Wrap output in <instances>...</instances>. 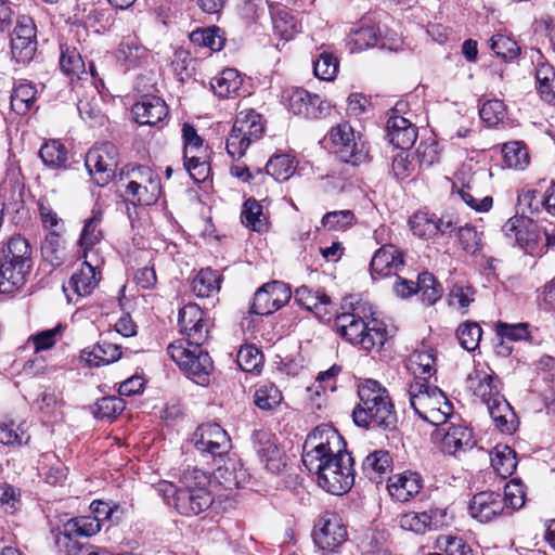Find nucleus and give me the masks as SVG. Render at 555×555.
I'll return each mask as SVG.
<instances>
[{"mask_svg":"<svg viewBox=\"0 0 555 555\" xmlns=\"http://www.w3.org/2000/svg\"><path fill=\"white\" fill-rule=\"evenodd\" d=\"M302 463L328 493L341 495L354 485L353 457L346 450L344 438L330 425H320L307 436Z\"/></svg>","mask_w":555,"mask_h":555,"instance_id":"nucleus-1","label":"nucleus"},{"mask_svg":"<svg viewBox=\"0 0 555 555\" xmlns=\"http://www.w3.org/2000/svg\"><path fill=\"white\" fill-rule=\"evenodd\" d=\"M359 403L352 411L358 427L393 430L398 416L388 390L375 379H364L358 386Z\"/></svg>","mask_w":555,"mask_h":555,"instance_id":"nucleus-2","label":"nucleus"},{"mask_svg":"<svg viewBox=\"0 0 555 555\" xmlns=\"http://www.w3.org/2000/svg\"><path fill=\"white\" fill-rule=\"evenodd\" d=\"M183 486L176 488L171 482L162 483L160 490L168 499V504L173 505L177 512L183 516H195L208 509L214 496L208 490L209 476L202 469L192 468L183 473Z\"/></svg>","mask_w":555,"mask_h":555,"instance_id":"nucleus-3","label":"nucleus"},{"mask_svg":"<svg viewBox=\"0 0 555 555\" xmlns=\"http://www.w3.org/2000/svg\"><path fill=\"white\" fill-rule=\"evenodd\" d=\"M359 309L357 307L352 312H343L337 315L336 331L341 338L360 346L363 350H379L388 339L386 327L375 319L370 322L364 321L358 312Z\"/></svg>","mask_w":555,"mask_h":555,"instance_id":"nucleus-4","label":"nucleus"},{"mask_svg":"<svg viewBox=\"0 0 555 555\" xmlns=\"http://www.w3.org/2000/svg\"><path fill=\"white\" fill-rule=\"evenodd\" d=\"M408 395L414 412L434 426L442 425L453 417L451 402L438 387L428 385L426 379L420 378L412 383Z\"/></svg>","mask_w":555,"mask_h":555,"instance_id":"nucleus-5","label":"nucleus"},{"mask_svg":"<svg viewBox=\"0 0 555 555\" xmlns=\"http://www.w3.org/2000/svg\"><path fill=\"white\" fill-rule=\"evenodd\" d=\"M202 346L181 339L171 343L167 348L170 358L185 374L196 378L197 383L206 382L214 367L209 353Z\"/></svg>","mask_w":555,"mask_h":555,"instance_id":"nucleus-6","label":"nucleus"},{"mask_svg":"<svg viewBox=\"0 0 555 555\" xmlns=\"http://www.w3.org/2000/svg\"><path fill=\"white\" fill-rule=\"evenodd\" d=\"M263 129L259 114L253 109L241 112L227 138L225 149L228 154L233 159L243 157L249 145L262 137Z\"/></svg>","mask_w":555,"mask_h":555,"instance_id":"nucleus-7","label":"nucleus"},{"mask_svg":"<svg viewBox=\"0 0 555 555\" xmlns=\"http://www.w3.org/2000/svg\"><path fill=\"white\" fill-rule=\"evenodd\" d=\"M330 140L341 162L360 165L369 158V146L359 135L356 138L352 127L348 122H340L330 131Z\"/></svg>","mask_w":555,"mask_h":555,"instance_id":"nucleus-8","label":"nucleus"},{"mask_svg":"<svg viewBox=\"0 0 555 555\" xmlns=\"http://www.w3.org/2000/svg\"><path fill=\"white\" fill-rule=\"evenodd\" d=\"M456 420V423L446 421L442 425H436L437 428L431 434L433 441L444 454L455 455L473 449L476 444L473 430L460 418Z\"/></svg>","mask_w":555,"mask_h":555,"instance_id":"nucleus-9","label":"nucleus"},{"mask_svg":"<svg viewBox=\"0 0 555 555\" xmlns=\"http://www.w3.org/2000/svg\"><path fill=\"white\" fill-rule=\"evenodd\" d=\"M85 165L99 186L106 185L115 176L117 167V150L112 143L95 146L86 155Z\"/></svg>","mask_w":555,"mask_h":555,"instance_id":"nucleus-10","label":"nucleus"},{"mask_svg":"<svg viewBox=\"0 0 555 555\" xmlns=\"http://www.w3.org/2000/svg\"><path fill=\"white\" fill-rule=\"evenodd\" d=\"M292 297L289 286L282 281H272L259 287L255 295L249 312L257 315H268L284 305Z\"/></svg>","mask_w":555,"mask_h":555,"instance_id":"nucleus-11","label":"nucleus"},{"mask_svg":"<svg viewBox=\"0 0 555 555\" xmlns=\"http://www.w3.org/2000/svg\"><path fill=\"white\" fill-rule=\"evenodd\" d=\"M37 51L36 25L31 17L22 16L11 35L12 57L20 64H27Z\"/></svg>","mask_w":555,"mask_h":555,"instance_id":"nucleus-12","label":"nucleus"},{"mask_svg":"<svg viewBox=\"0 0 555 555\" xmlns=\"http://www.w3.org/2000/svg\"><path fill=\"white\" fill-rule=\"evenodd\" d=\"M347 539V528L335 513H325L318 519L314 531V543L322 550L334 551Z\"/></svg>","mask_w":555,"mask_h":555,"instance_id":"nucleus-13","label":"nucleus"},{"mask_svg":"<svg viewBox=\"0 0 555 555\" xmlns=\"http://www.w3.org/2000/svg\"><path fill=\"white\" fill-rule=\"evenodd\" d=\"M405 106L406 104L398 102L387 120V137L389 142L401 151L411 149L417 139V128L415 125L408 118L399 115L404 111Z\"/></svg>","mask_w":555,"mask_h":555,"instance_id":"nucleus-14","label":"nucleus"},{"mask_svg":"<svg viewBox=\"0 0 555 555\" xmlns=\"http://www.w3.org/2000/svg\"><path fill=\"white\" fill-rule=\"evenodd\" d=\"M178 323L185 343L203 345L208 338L207 320L204 311L196 304H188L179 310Z\"/></svg>","mask_w":555,"mask_h":555,"instance_id":"nucleus-15","label":"nucleus"},{"mask_svg":"<svg viewBox=\"0 0 555 555\" xmlns=\"http://www.w3.org/2000/svg\"><path fill=\"white\" fill-rule=\"evenodd\" d=\"M505 511V500L494 491H481L472 498L468 505V513L472 518L480 524H488Z\"/></svg>","mask_w":555,"mask_h":555,"instance_id":"nucleus-16","label":"nucleus"},{"mask_svg":"<svg viewBox=\"0 0 555 555\" xmlns=\"http://www.w3.org/2000/svg\"><path fill=\"white\" fill-rule=\"evenodd\" d=\"M251 440L256 452L269 472L276 474L285 467L283 452L270 431L264 429L254 430Z\"/></svg>","mask_w":555,"mask_h":555,"instance_id":"nucleus-17","label":"nucleus"},{"mask_svg":"<svg viewBox=\"0 0 555 555\" xmlns=\"http://www.w3.org/2000/svg\"><path fill=\"white\" fill-rule=\"evenodd\" d=\"M195 448L201 452H207L214 456H221L230 448V439L227 431L218 424H205L194 433Z\"/></svg>","mask_w":555,"mask_h":555,"instance_id":"nucleus-18","label":"nucleus"},{"mask_svg":"<svg viewBox=\"0 0 555 555\" xmlns=\"http://www.w3.org/2000/svg\"><path fill=\"white\" fill-rule=\"evenodd\" d=\"M506 237L514 240L515 244L531 253L535 245L537 233L532 220L525 216L509 218L502 228Z\"/></svg>","mask_w":555,"mask_h":555,"instance_id":"nucleus-19","label":"nucleus"},{"mask_svg":"<svg viewBox=\"0 0 555 555\" xmlns=\"http://www.w3.org/2000/svg\"><path fill=\"white\" fill-rule=\"evenodd\" d=\"M131 112L138 124L149 126L164 120L169 113L166 102L156 95H143Z\"/></svg>","mask_w":555,"mask_h":555,"instance_id":"nucleus-20","label":"nucleus"},{"mask_svg":"<svg viewBox=\"0 0 555 555\" xmlns=\"http://www.w3.org/2000/svg\"><path fill=\"white\" fill-rule=\"evenodd\" d=\"M403 255L399 248L392 244L384 245L375 251L371 263V274L378 276H389L397 274L403 267Z\"/></svg>","mask_w":555,"mask_h":555,"instance_id":"nucleus-21","label":"nucleus"},{"mask_svg":"<svg viewBox=\"0 0 555 555\" xmlns=\"http://www.w3.org/2000/svg\"><path fill=\"white\" fill-rule=\"evenodd\" d=\"M423 480L416 472L405 470L388 478L389 494L399 502H406L420 493Z\"/></svg>","mask_w":555,"mask_h":555,"instance_id":"nucleus-22","label":"nucleus"},{"mask_svg":"<svg viewBox=\"0 0 555 555\" xmlns=\"http://www.w3.org/2000/svg\"><path fill=\"white\" fill-rule=\"evenodd\" d=\"M31 266L3 257L0 263V292L13 293L18 289L29 274Z\"/></svg>","mask_w":555,"mask_h":555,"instance_id":"nucleus-23","label":"nucleus"},{"mask_svg":"<svg viewBox=\"0 0 555 555\" xmlns=\"http://www.w3.org/2000/svg\"><path fill=\"white\" fill-rule=\"evenodd\" d=\"M467 384L474 395L479 397L486 404L491 398L502 396L500 393L499 378L485 370H475L467 377Z\"/></svg>","mask_w":555,"mask_h":555,"instance_id":"nucleus-24","label":"nucleus"},{"mask_svg":"<svg viewBox=\"0 0 555 555\" xmlns=\"http://www.w3.org/2000/svg\"><path fill=\"white\" fill-rule=\"evenodd\" d=\"M486 405L495 426L502 433L512 434L516 429V415L503 396L491 398Z\"/></svg>","mask_w":555,"mask_h":555,"instance_id":"nucleus-25","label":"nucleus"},{"mask_svg":"<svg viewBox=\"0 0 555 555\" xmlns=\"http://www.w3.org/2000/svg\"><path fill=\"white\" fill-rule=\"evenodd\" d=\"M150 59V51L135 39H126L119 43L118 60L127 69L147 65Z\"/></svg>","mask_w":555,"mask_h":555,"instance_id":"nucleus-26","label":"nucleus"},{"mask_svg":"<svg viewBox=\"0 0 555 555\" xmlns=\"http://www.w3.org/2000/svg\"><path fill=\"white\" fill-rule=\"evenodd\" d=\"M243 79L234 68H225L210 81L211 90L220 99H231L238 95Z\"/></svg>","mask_w":555,"mask_h":555,"instance_id":"nucleus-27","label":"nucleus"},{"mask_svg":"<svg viewBox=\"0 0 555 555\" xmlns=\"http://www.w3.org/2000/svg\"><path fill=\"white\" fill-rule=\"evenodd\" d=\"M392 465L389 452L376 450L370 453L362 463V472L373 482H380L383 475L387 474Z\"/></svg>","mask_w":555,"mask_h":555,"instance_id":"nucleus-28","label":"nucleus"},{"mask_svg":"<svg viewBox=\"0 0 555 555\" xmlns=\"http://www.w3.org/2000/svg\"><path fill=\"white\" fill-rule=\"evenodd\" d=\"M36 96V86L33 82L20 80L13 88L11 108L18 115H25L34 106Z\"/></svg>","mask_w":555,"mask_h":555,"instance_id":"nucleus-29","label":"nucleus"},{"mask_svg":"<svg viewBox=\"0 0 555 555\" xmlns=\"http://www.w3.org/2000/svg\"><path fill=\"white\" fill-rule=\"evenodd\" d=\"M380 39L379 30L373 25H362L350 30L347 38V46L350 52H360L375 47Z\"/></svg>","mask_w":555,"mask_h":555,"instance_id":"nucleus-30","label":"nucleus"},{"mask_svg":"<svg viewBox=\"0 0 555 555\" xmlns=\"http://www.w3.org/2000/svg\"><path fill=\"white\" fill-rule=\"evenodd\" d=\"M399 526L403 530L424 534L429 530L436 529L438 520L435 519L433 511L422 513L409 512L400 516Z\"/></svg>","mask_w":555,"mask_h":555,"instance_id":"nucleus-31","label":"nucleus"},{"mask_svg":"<svg viewBox=\"0 0 555 555\" xmlns=\"http://www.w3.org/2000/svg\"><path fill=\"white\" fill-rule=\"evenodd\" d=\"M222 276L210 268L202 269L192 281L193 293L201 298L218 294Z\"/></svg>","mask_w":555,"mask_h":555,"instance_id":"nucleus-32","label":"nucleus"},{"mask_svg":"<svg viewBox=\"0 0 555 555\" xmlns=\"http://www.w3.org/2000/svg\"><path fill=\"white\" fill-rule=\"evenodd\" d=\"M491 465L500 477L512 476L517 467L516 452L506 444H498L491 452Z\"/></svg>","mask_w":555,"mask_h":555,"instance_id":"nucleus-33","label":"nucleus"},{"mask_svg":"<svg viewBox=\"0 0 555 555\" xmlns=\"http://www.w3.org/2000/svg\"><path fill=\"white\" fill-rule=\"evenodd\" d=\"M126 189V196L127 199L133 204L137 205H145L150 206L155 204L162 193V185L160 184H150L147 185H140V184H125Z\"/></svg>","mask_w":555,"mask_h":555,"instance_id":"nucleus-34","label":"nucleus"},{"mask_svg":"<svg viewBox=\"0 0 555 555\" xmlns=\"http://www.w3.org/2000/svg\"><path fill=\"white\" fill-rule=\"evenodd\" d=\"M102 211L93 210L92 216L85 221V225L79 238V245L85 253L102 241Z\"/></svg>","mask_w":555,"mask_h":555,"instance_id":"nucleus-35","label":"nucleus"},{"mask_svg":"<svg viewBox=\"0 0 555 555\" xmlns=\"http://www.w3.org/2000/svg\"><path fill=\"white\" fill-rule=\"evenodd\" d=\"M39 157L42 163L51 169H62L66 167L67 150L59 140L46 142L39 150Z\"/></svg>","mask_w":555,"mask_h":555,"instance_id":"nucleus-36","label":"nucleus"},{"mask_svg":"<svg viewBox=\"0 0 555 555\" xmlns=\"http://www.w3.org/2000/svg\"><path fill=\"white\" fill-rule=\"evenodd\" d=\"M242 223L256 232L267 229V217L263 215L262 206L258 201L250 197L245 201L241 211Z\"/></svg>","mask_w":555,"mask_h":555,"instance_id":"nucleus-37","label":"nucleus"},{"mask_svg":"<svg viewBox=\"0 0 555 555\" xmlns=\"http://www.w3.org/2000/svg\"><path fill=\"white\" fill-rule=\"evenodd\" d=\"M68 284L79 296L91 294L96 286L95 268L85 261L81 269L72 275Z\"/></svg>","mask_w":555,"mask_h":555,"instance_id":"nucleus-38","label":"nucleus"},{"mask_svg":"<svg viewBox=\"0 0 555 555\" xmlns=\"http://www.w3.org/2000/svg\"><path fill=\"white\" fill-rule=\"evenodd\" d=\"M60 68L67 76L81 78L86 74L85 62L76 48L67 44L61 46Z\"/></svg>","mask_w":555,"mask_h":555,"instance_id":"nucleus-39","label":"nucleus"},{"mask_svg":"<svg viewBox=\"0 0 555 555\" xmlns=\"http://www.w3.org/2000/svg\"><path fill=\"white\" fill-rule=\"evenodd\" d=\"M190 40L198 47H205L211 51H220L225 42L222 30L217 27L197 28L190 35Z\"/></svg>","mask_w":555,"mask_h":555,"instance_id":"nucleus-40","label":"nucleus"},{"mask_svg":"<svg viewBox=\"0 0 555 555\" xmlns=\"http://www.w3.org/2000/svg\"><path fill=\"white\" fill-rule=\"evenodd\" d=\"M120 180H126V184H160V179L149 166L128 165L120 173Z\"/></svg>","mask_w":555,"mask_h":555,"instance_id":"nucleus-41","label":"nucleus"},{"mask_svg":"<svg viewBox=\"0 0 555 555\" xmlns=\"http://www.w3.org/2000/svg\"><path fill=\"white\" fill-rule=\"evenodd\" d=\"M41 254L52 267H60L64 262V245L62 236L55 230L51 231L41 244Z\"/></svg>","mask_w":555,"mask_h":555,"instance_id":"nucleus-42","label":"nucleus"},{"mask_svg":"<svg viewBox=\"0 0 555 555\" xmlns=\"http://www.w3.org/2000/svg\"><path fill=\"white\" fill-rule=\"evenodd\" d=\"M3 257L16 262H24L31 266V247L28 241L22 235L10 237L5 247L2 249Z\"/></svg>","mask_w":555,"mask_h":555,"instance_id":"nucleus-43","label":"nucleus"},{"mask_svg":"<svg viewBox=\"0 0 555 555\" xmlns=\"http://www.w3.org/2000/svg\"><path fill=\"white\" fill-rule=\"evenodd\" d=\"M274 33L282 39L288 41L299 33L300 25L294 15L286 9H279L272 16Z\"/></svg>","mask_w":555,"mask_h":555,"instance_id":"nucleus-44","label":"nucleus"},{"mask_svg":"<svg viewBox=\"0 0 555 555\" xmlns=\"http://www.w3.org/2000/svg\"><path fill=\"white\" fill-rule=\"evenodd\" d=\"M55 543L66 555H101L105 551L88 543H80L68 533H59L55 537Z\"/></svg>","mask_w":555,"mask_h":555,"instance_id":"nucleus-45","label":"nucleus"},{"mask_svg":"<svg viewBox=\"0 0 555 555\" xmlns=\"http://www.w3.org/2000/svg\"><path fill=\"white\" fill-rule=\"evenodd\" d=\"M281 390L272 383L260 385L254 393L255 405L262 411H272L282 402Z\"/></svg>","mask_w":555,"mask_h":555,"instance_id":"nucleus-46","label":"nucleus"},{"mask_svg":"<svg viewBox=\"0 0 555 555\" xmlns=\"http://www.w3.org/2000/svg\"><path fill=\"white\" fill-rule=\"evenodd\" d=\"M295 171L294 159L287 154L272 156L266 165V173L276 181H286Z\"/></svg>","mask_w":555,"mask_h":555,"instance_id":"nucleus-47","label":"nucleus"},{"mask_svg":"<svg viewBox=\"0 0 555 555\" xmlns=\"http://www.w3.org/2000/svg\"><path fill=\"white\" fill-rule=\"evenodd\" d=\"M502 154L504 163L509 168L522 170L530 160L526 146L517 141L505 143L502 147Z\"/></svg>","mask_w":555,"mask_h":555,"instance_id":"nucleus-48","label":"nucleus"},{"mask_svg":"<svg viewBox=\"0 0 555 555\" xmlns=\"http://www.w3.org/2000/svg\"><path fill=\"white\" fill-rule=\"evenodd\" d=\"M435 215L428 212L417 211L410 221V228L414 235L421 238H430L439 232V228L435 222Z\"/></svg>","mask_w":555,"mask_h":555,"instance_id":"nucleus-49","label":"nucleus"},{"mask_svg":"<svg viewBox=\"0 0 555 555\" xmlns=\"http://www.w3.org/2000/svg\"><path fill=\"white\" fill-rule=\"evenodd\" d=\"M65 531L63 533H68L69 537L81 535V537H91L96 534L101 530L100 519L92 516H85L70 519L64 526Z\"/></svg>","mask_w":555,"mask_h":555,"instance_id":"nucleus-50","label":"nucleus"},{"mask_svg":"<svg viewBox=\"0 0 555 555\" xmlns=\"http://www.w3.org/2000/svg\"><path fill=\"white\" fill-rule=\"evenodd\" d=\"M482 330L478 323L466 321L459 325L456 337L460 345L467 351H475L481 340Z\"/></svg>","mask_w":555,"mask_h":555,"instance_id":"nucleus-51","label":"nucleus"},{"mask_svg":"<svg viewBox=\"0 0 555 555\" xmlns=\"http://www.w3.org/2000/svg\"><path fill=\"white\" fill-rule=\"evenodd\" d=\"M339 68L337 57L327 51L319 54L318 59L313 62L314 75L322 80L332 81L335 79Z\"/></svg>","mask_w":555,"mask_h":555,"instance_id":"nucleus-52","label":"nucleus"},{"mask_svg":"<svg viewBox=\"0 0 555 555\" xmlns=\"http://www.w3.org/2000/svg\"><path fill=\"white\" fill-rule=\"evenodd\" d=\"M90 356H93L94 360L88 361L96 366L109 364L120 359V346L103 339L96 344Z\"/></svg>","mask_w":555,"mask_h":555,"instance_id":"nucleus-53","label":"nucleus"},{"mask_svg":"<svg viewBox=\"0 0 555 555\" xmlns=\"http://www.w3.org/2000/svg\"><path fill=\"white\" fill-rule=\"evenodd\" d=\"M236 362L245 372H259L263 364V354L256 346L245 345L240 348Z\"/></svg>","mask_w":555,"mask_h":555,"instance_id":"nucleus-54","label":"nucleus"},{"mask_svg":"<svg viewBox=\"0 0 555 555\" xmlns=\"http://www.w3.org/2000/svg\"><path fill=\"white\" fill-rule=\"evenodd\" d=\"M294 297L298 305L310 311L317 309L319 305L330 304V297L323 291H312L305 285L296 288Z\"/></svg>","mask_w":555,"mask_h":555,"instance_id":"nucleus-55","label":"nucleus"},{"mask_svg":"<svg viewBox=\"0 0 555 555\" xmlns=\"http://www.w3.org/2000/svg\"><path fill=\"white\" fill-rule=\"evenodd\" d=\"M80 117L90 124V126L103 125L105 115L100 107V99L93 96L91 99H80L77 104Z\"/></svg>","mask_w":555,"mask_h":555,"instance_id":"nucleus-56","label":"nucleus"},{"mask_svg":"<svg viewBox=\"0 0 555 555\" xmlns=\"http://www.w3.org/2000/svg\"><path fill=\"white\" fill-rule=\"evenodd\" d=\"M288 109L294 115H301L306 118L314 114L311 105V93L301 88H296L287 96Z\"/></svg>","mask_w":555,"mask_h":555,"instance_id":"nucleus-57","label":"nucleus"},{"mask_svg":"<svg viewBox=\"0 0 555 555\" xmlns=\"http://www.w3.org/2000/svg\"><path fill=\"white\" fill-rule=\"evenodd\" d=\"M490 42L492 51L504 60H513L519 54L520 48L517 42L507 36L494 35Z\"/></svg>","mask_w":555,"mask_h":555,"instance_id":"nucleus-58","label":"nucleus"},{"mask_svg":"<svg viewBox=\"0 0 555 555\" xmlns=\"http://www.w3.org/2000/svg\"><path fill=\"white\" fill-rule=\"evenodd\" d=\"M96 410L94 412L95 416L100 420H111L115 418L125 410V402L120 397L111 396L103 397L98 400Z\"/></svg>","mask_w":555,"mask_h":555,"instance_id":"nucleus-59","label":"nucleus"},{"mask_svg":"<svg viewBox=\"0 0 555 555\" xmlns=\"http://www.w3.org/2000/svg\"><path fill=\"white\" fill-rule=\"evenodd\" d=\"M505 105L501 100L486 101L479 109L480 118L489 126H495L505 117Z\"/></svg>","mask_w":555,"mask_h":555,"instance_id":"nucleus-60","label":"nucleus"},{"mask_svg":"<svg viewBox=\"0 0 555 555\" xmlns=\"http://www.w3.org/2000/svg\"><path fill=\"white\" fill-rule=\"evenodd\" d=\"M518 206L524 214H537L542 208L546 210L545 194L542 195L535 190H525L518 195Z\"/></svg>","mask_w":555,"mask_h":555,"instance_id":"nucleus-61","label":"nucleus"},{"mask_svg":"<svg viewBox=\"0 0 555 555\" xmlns=\"http://www.w3.org/2000/svg\"><path fill=\"white\" fill-rule=\"evenodd\" d=\"M353 221L354 214L349 209L330 211L322 218V224L330 230H344L350 227Z\"/></svg>","mask_w":555,"mask_h":555,"instance_id":"nucleus-62","label":"nucleus"},{"mask_svg":"<svg viewBox=\"0 0 555 555\" xmlns=\"http://www.w3.org/2000/svg\"><path fill=\"white\" fill-rule=\"evenodd\" d=\"M62 324H57L53 328L38 332L37 334L30 336L29 339L34 344L35 351L39 352L52 348L55 345L57 337L62 335Z\"/></svg>","mask_w":555,"mask_h":555,"instance_id":"nucleus-63","label":"nucleus"},{"mask_svg":"<svg viewBox=\"0 0 555 555\" xmlns=\"http://www.w3.org/2000/svg\"><path fill=\"white\" fill-rule=\"evenodd\" d=\"M474 289L472 286L454 284L450 289L448 300L451 307L465 309L474 301Z\"/></svg>","mask_w":555,"mask_h":555,"instance_id":"nucleus-64","label":"nucleus"}]
</instances>
